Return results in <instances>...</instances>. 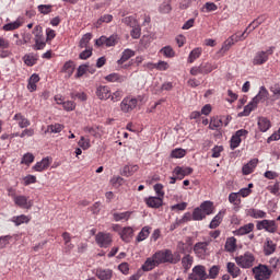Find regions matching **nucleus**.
<instances>
[{
	"instance_id": "obj_12",
	"label": "nucleus",
	"mask_w": 280,
	"mask_h": 280,
	"mask_svg": "<svg viewBox=\"0 0 280 280\" xmlns=\"http://www.w3.org/2000/svg\"><path fill=\"white\" fill-rule=\"evenodd\" d=\"M247 136H248V130L246 129L237 130L230 140L231 150H235L236 148H240V143H242V138L243 137L246 138Z\"/></svg>"
},
{
	"instance_id": "obj_23",
	"label": "nucleus",
	"mask_w": 280,
	"mask_h": 280,
	"mask_svg": "<svg viewBox=\"0 0 280 280\" xmlns=\"http://www.w3.org/2000/svg\"><path fill=\"white\" fill-rule=\"evenodd\" d=\"M258 163H259V160L253 159L247 164H245L242 168L244 176H248V174H253V172H255V167H257Z\"/></svg>"
},
{
	"instance_id": "obj_10",
	"label": "nucleus",
	"mask_w": 280,
	"mask_h": 280,
	"mask_svg": "<svg viewBox=\"0 0 280 280\" xmlns=\"http://www.w3.org/2000/svg\"><path fill=\"white\" fill-rule=\"evenodd\" d=\"M257 231H266L267 233H277V222L275 220H261L257 221Z\"/></svg>"
},
{
	"instance_id": "obj_52",
	"label": "nucleus",
	"mask_w": 280,
	"mask_h": 280,
	"mask_svg": "<svg viewBox=\"0 0 280 280\" xmlns=\"http://www.w3.org/2000/svg\"><path fill=\"white\" fill-rule=\"evenodd\" d=\"M187 154V151L184 149H174L171 152V158L172 159H183Z\"/></svg>"
},
{
	"instance_id": "obj_33",
	"label": "nucleus",
	"mask_w": 280,
	"mask_h": 280,
	"mask_svg": "<svg viewBox=\"0 0 280 280\" xmlns=\"http://www.w3.org/2000/svg\"><path fill=\"white\" fill-rule=\"evenodd\" d=\"M132 57H135V50L127 48L122 51L120 59L117 60V65H124V62H128V59Z\"/></svg>"
},
{
	"instance_id": "obj_13",
	"label": "nucleus",
	"mask_w": 280,
	"mask_h": 280,
	"mask_svg": "<svg viewBox=\"0 0 280 280\" xmlns=\"http://www.w3.org/2000/svg\"><path fill=\"white\" fill-rule=\"evenodd\" d=\"M194 173V168L189 166H176L173 171L174 176L178 178V180H183L185 176H189V174Z\"/></svg>"
},
{
	"instance_id": "obj_37",
	"label": "nucleus",
	"mask_w": 280,
	"mask_h": 280,
	"mask_svg": "<svg viewBox=\"0 0 280 280\" xmlns=\"http://www.w3.org/2000/svg\"><path fill=\"white\" fill-rule=\"evenodd\" d=\"M258 128L260 132H268L270 130V120L266 117L258 118Z\"/></svg>"
},
{
	"instance_id": "obj_54",
	"label": "nucleus",
	"mask_w": 280,
	"mask_h": 280,
	"mask_svg": "<svg viewBox=\"0 0 280 280\" xmlns=\"http://www.w3.org/2000/svg\"><path fill=\"white\" fill-rule=\"evenodd\" d=\"M113 21L112 14H105L96 21V27H101L102 23H110Z\"/></svg>"
},
{
	"instance_id": "obj_17",
	"label": "nucleus",
	"mask_w": 280,
	"mask_h": 280,
	"mask_svg": "<svg viewBox=\"0 0 280 280\" xmlns=\"http://www.w3.org/2000/svg\"><path fill=\"white\" fill-rule=\"evenodd\" d=\"M144 202L150 209H159L163 207V197H147Z\"/></svg>"
},
{
	"instance_id": "obj_60",
	"label": "nucleus",
	"mask_w": 280,
	"mask_h": 280,
	"mask_svg": "<svg viewBox=\"0 0 280 280\" xmlns=\"http://www.w3.org/2000/svg\"><path fill=\"white\" fill-rule=\"evenodd\" d=\"M229 202H231V205H240L242 199H240V195L237 192H231L229 195Z\"/></svg>"
},
{
	"instance_id": "obj_50",
	"label": "nucleus",
	"mask_w": 280,
	"mask_h": 280,
	"mask_svg": "<svg viewBox=\"0 0 280 280\" xmlns=\"http://www.w3.org/2000/svg\"><path fill=\"white\" fill-rule=\"evenodd\" d=\"M192 264H194V257H191L190 255H186L183 257L182 265H183V268H185V270H189Z\"/></svg>"
},
{
	"instance_id": "obj_16",
	"label": "nucleus",
	"mask_w": 280,
	"mask_h": 280,
	"mask_svg": "<svg viewBox=\"0 0 280 280\" xmlns=\"http://www.w3.org/2000/svg\"><path fill=\"white\" fill-rule=\"evenodd\" d=\"M253 231H255V223H247L235 230L233 234L236 235L237 237H242L243 235H250Z\"/></svg>"
},
{
	"instance_id": "obj_21",
	"label": "nucleus",
	"mask_w": 280,
	"mask_h": 280,
	"mask_svg": "<svg viewBox=\"0 0 280 280\" xmlns=\"http://www.w3.org/2000/svg\"><path fill=\"white\" fill-rule=\"evenodd\" d=\"M224 215H226V210H220L218 214L211 220L209 224V229H218V226L222 224V220H224Z\"/></svg>"
},
{
	"instance_id": "obj_20",
	"label": "nucleus",
	"mask_w": 280,
	"mask_h": 280,
	"mask_svg": "<svg viewBox=\"0 0 280 280\" xmlns=\"http://www.w3.org/2000/svg\"><path fill=\"white\" fill-rule=\"evenodd\" d=\"M13 121H16L19 128H28L32 125L30 119H27L23 114L18 113L13 116Z\"/></svg>"
},
{
	"instance_id": "obj_4",
	"label": "nucleus",
	"mask_w": 280,
	"mask_h": 280,
	"mask_svg": "<svg viewBox=\"0 0 280 280\" xmlns=\"http://www.w3.org/2000/svg\"><path fill=\"white\" fill-rule=\"evenodd\" d=\"M33 34H34V40L35 45H33V49L35 51H40L44 47H47V39L45 38V35H43V26L36 25L33 28Z\"/></svg>"
},
{
	"instance_id": "obj_45",
	"label": "nucleus",
	"mask_w": 280,
	"mask_h": 280,
	"mask_svg": "<svg viewBox=\"0 0 280 280\" xmlns=\"http://www.w3.org/2000/svg\"><path fill=\"white\" fill-rule=\"evenodd\" d=\"M223 126L222 119L219 117H213L210 120L209 128L210 130H219V128Z\"/></svg>"
},
{
	"instance_id": "obj_56",
	"label": "nucleus",
	"mask_w": 280,
	"mask_h": 280,
	"mask_svg": "<svg viewBox=\"0 0 280 280\" xmlns=\"http://www.w3.org/2000/svg\"><path fill=\"white\" fill-rule=\"evenodd\" d=\"M125 25H128L129 27H135L136 25H139V22H137V19L135 16H127L121 20Z\"/></svg>"
},
{
	"instance_id": "obj_14",
	"label": "nucleus",
	"mask_w": 280,
	"mask_h": 280,
	"mask_svg": "<svg viewBox=\"0 0 280 280\" xmlns=\"http://www.w3.org/2000/svg\"><path fill=\"white\" fill-rule=\"evenodd\" d=\"M13 202L21 209H32V206L34 205L28 197L23 195L15 197V200H13Z\"/></svg>"
},
{
	"instance_id": "obj_63",
	"label": "nucleus",
	"mask_w": 280,
	"mask_h": 280,
	"mask_svg": "<svg viewBox=\"0 0 280 280\" xmlns=\"http://www.w3.org/2000/svg\"><path fill=\"white\" fill-rule=\"evenodd\" d=\"M61 104L63 106V110H67L68 113L71 110H75V102L73 101H67Z\"/></svg>"
},
{
	"instance_id": "obj_22",
	"label": "nucleus",
	"mask_w": 280,
	"mask_h": 280,
	"mask_svg": "<svg viewBox=\"0 0 280 280\" xmlns=\"http://www.w3.org/2000/svg\"><path fill=\"white\" fill-rule=\"evenodd\" d=\"M247 215H249V218H254V220H264V218L268 217V213L264 210L250 208L247 210Z\"/></svg>"
},
{
	"instance_id": "obj_61",
	"label": "nucleus",
	"mask_w": 280,
	"mask_h": 280,
	"mask_svg": "<svg viewBox=\"0 0 280 280\" xmlns=\"http://www.w3.org/2000/svg\"><path fill=\"white\" fill-rule=\"evenodd\" d=\"M131 37H133L135 39L137 38H141V26L139 24H136V26H131Z\"/></svg>"
},
{
	"instance_id": "obj_31",
	"label": "nucleus",
	"mask_w": 280,
	"mask_h": 280,
	"mask_svg": "<svg viewBox=\"0 0 280 280\" xmlns=\"http://www.w3.org/2000/svg\"><path fill=\"white\" fill-rule=\"evenodd\" d=\"M237 249V238L236 237H229L225 242V250L226 253H235Z\"/></svg>"
},
{
	"instance_id": "obj_9",
	"label": "nucleus",
	"mask_w": 280,
	"mask_h": 280,
	"mask_svg": "<svg viewBox=\"0 0 280 280\" xmlns=\"http://www.w3.org/2000/svg\"><path fill=\"white\" fill-rule=\"evenodd\" d=\"M254 278L256 280H267L270 279L272 271L266 265H259L253 268Z\"/></svg>"
},
{
	"instance_id": "obj_57",
	"label": "nucleus",
	"mask_w": 280,
	"mask_h": 280,
	"mask_svg": "<svg viewBox=\"0 0 280 280\" xmlns=\"http://www.w3.org/2000/svg\"><path fill=\"white\" fill-rule=\"evenodd\" d=\"M93 56V48H85L82 52H80V60H89Z\"/></svg>"
},
{
	"instance_id": "obj_44",
	"label": "nucleus",
	"mask_w": 280,
	"mask_h": 280,
	"mask_svg": "<svg viewBox=\"0 0 280 280\" xmlns=\"http://www.w3.org/2000/svg\"><path fill=\"white\" fill-rule=\"evenodd\" d=\"M74 69H75V66L73 65V61H67L63 65L62 71L63 73L68 74V78H71V75H73Z\"/></svg>"
},
{
	"instance_id": "obj_39",
	"label": "nucleus",
	"mask_w": 280,
	"mask_h": 280,
	"mask_svg": "<svg viewBox=\"0 0 280 280\" xmlns=\"http://www.w3.org/2000/svg\"><path fill=\"white\" fill-rule=\"evenodd\" d=\"M22 23L21 20H15L14 22H10L8 24H4L2 26V30L4 32H14V30H19V27H21Z\"/></svg>"
},
{
	"instance_id": "obj_41",
	"label": "nucleus",
	"mask_w": 280,
	"mask_h": 280,
	"mask_svg": "<svg viewBox=\"0 0 280 280\" xmlns=\"http://www.w3.org/2000/svg\"><path fill=\"white\" fill-rule=\"evenodd\" d=\"M11 221L14 222L15 226H21V224H27V222H30V217L21 214L18 217H13Z\"/></svg>"
},
{
	"instance_id": "obj_2",
	"label": "nucleus",
	"mask_w": 280,
	"mask_h": 280,
	"mask_svg": "<svg viewBox=\"0 0 280 280\" xmlns=\"http://www.w3.org/2000/svg\"><path fill=\"white\" fill-rule=\"evenodd\" d=\"M140 102H143V95H138V96L129 95V96H126L120 102V110H121V113H125V114L132 113V110H135V108H137L139 106Z\"/></svg>"
},
{
	"instance_id": "obj_43",
	"label": "nucleus",
	"mask_w": 280,
	"mask_h": 280,
	"mask_svg": "<svg viewBox=\"0 0 280 280\" xmlns=\"http://www.w3.org/2000/svg\"><path fill=\"white\" fill-rule=\"evenodd\" d=\"M214 69H218V63L206 62L201 65L203 75L211 73V71H214Z\"/></svg>"
},
{
	"instance_id": "obj_28",
	"label": "nucleus",
	"mask_w": 280,
	"mask_h": 280,
	"mask_svg": "<svg viewBox=\"0 0 280 280\" xmlns=\"http://www.w3.org/2000/svg\"><path fill=\"white\" fill-rule=\"evenodd\" d=\"M50 163L49 158H44L33 166V170L34 172H45V170L49 167Z\"/></svg>"
},
{
	"instance_id": "obj_6",
	"label": "nucleus",
	"mask_w": 280,
	"mask_h": 280,
	"mask_svg": "<svg viewBox=\"0 0 280 280\" xmlns=\"http://www.w3.org/2000/svg\"><path fill=\"white\" fill-rule=\"evenodd\" d=\"M209 244H211V242L209 241L196 243L194 245V253L196 257H198L199 259H207V257H209L210 255Z\"/></svg>"
},
{
	"instance_id": "obj_29",
	"label": "nucleus",
	"mask_w": 280,
	"mask_h": 280,
	"mask_svg": "<svg viewBox=\"0 0 280 280\" xmlns=\"http://www.w3.org/2000/svg\"><path fill=\"white\" fill-rule=\"evenodd\" d=\"M105 80H106V82H117L118 84H121L122 82H126L127 77L114 72V73L106 75Z\"/></svg>"
},
{
	"instance_id": "obj_27",
	"label": "nucleus",
	"mask_w": 280,
	"mask_h": 280,
	"mask_svg": "<svg viewBox=\"0 0 280 280\" xmlns=\"http://www.w3.org/2000/svg\"><path fill=\"white\" fill-rule=\"evenodd\" d=\"M38 82H40V77H38V74L33 73L30 79H28V83H27V89L30 91V93H34V91H36Z\"/></svg>"
},
{
	"instance_id": "obj_55",
	"label": "nucleus",
	"mask_w": 280,
	"mask_h": 280,
	"mask_svg": "<svg viewBox=\"0 0 280 280\" xmlns=\"http://www.w3.org/2000/svg\"><path fill=\"white\" fill-rule=\"evenodd\" d=\"M249 34L250 33H248V31H246L245 28V31L242 34L238 35V33H235L234 35H232V37L234 38L235 43H240L242 40H246Z\"/></svg>"
},
{
	"instance_id": "obj_3",
	"label": "nucleus",
	"mask_w": 280,
	"mask_h": 280,
	"mask_svg": "<svg viewBox=\"0 0 280 280\" xmlns=\"http://www.w3.org/2000/svg\"><path fill=\"white\" fill-rule=\"evenodd\" d=\"M153 257L158 266L159 264H177L179 261V258H174V254H172V250L170 249L159 250L155 254H153Z\"/></svg>"
},
{
	"instance_id": "obj_59",
	"label": "nucleus",
	"mask_w": 280,
	"mask_h": 280,
	"mask_svg": "<svg viewBox=\"0 0 280 280\" xmlns=\"http://www.w3.org/2000/svg\"><path fill=\"white\" fill-rule=\"evenodd\" d=\"M86 71H89V63L79 66V68L77 69L75 78H82V75H84Z\"/></svg>"
},
{
	"instance_id": "obj_53",
	"label": "nucleus",
	"mask_w": 280,
	"mask_h": 280,
	"mask_svg": "<svg viewBox=\"0 0 280 280\" xmlns=\"http://www.w3.org/2000/svg\"><path fill=\"white\" fill-rule=\"evenodd\" d=\"M35 156L32 153H25L21 160V165H32Z\"/></svg>"
},
{
	"instance_id": "obj_7",
	"label": "nucleus",
	"mask_w": 280,
	"mask_h": 280,
	"mask_svg": "<svg viewBox=\"0 0 280 280\" xmlns=\"http://www.w3.org/2000/svg\"><path fill=\"white\" fill-rule=\"evenodd\" d=\"M235 261L241 268H253L255 266V255L246 252L244 255L236 257Z\"/></svg>"
},
{
	"instance_id": "obj_19",
	"label": "nucleus",
	"mask_w": 280,
	"mask_h": 280,
	"mask_svg": "<svg viewBox=\"0 0 280 280\" xmlns=\"http://www.w3.org/2000/svg\"><path fill=\"white\" fill-rule=\"evenodd\" d=\"M136 172H139V165L127 164L122 167L120 174L121 176H126L127 178H130V176H135Z\"/></svg>"
},
{
	"instance_id": "obj_30",
	"label": "nucleus",
	"mask_w": 280,
	"mask_h": 280,
	"mask_svg": "<svg viewBox=\"0 0 280 280\" xmlns=\"http://www.w3.org/2000/svg\"><path fill=\"white\" fill-rule=\"evenodd\" d=\"M237 42H235V38L233 37V35H231L228 39L224 40V43L222 44L221 49L219 50V54H221V56H224L226 51H229V49H231V47Z\"/></svg>"
},
{
	"instance_id": "obj_47",
	"label": "nucleus",
	"mask_w": 280,
	"mask_h": 280,
	"mask_svg": "<svg viewBox=\"0 0 280 280\" xmlns=\"http://www.w3.org/2000/svg\"><path fill=\"white\" fill-rule=\"evenodd\" d=\"M160 54H163L165 58H174L176 56V52L174 51V48L172 46H165L160 50Z\"/></svg>"
},
{
	"instance_id": "obj_58",
	"label": "nucleus",
	"mask_w": 280,
	"mask_h": 280,
	"mask_svg": "<svg viewBox=\"0 0 280 280\" xmlns=\"http://www.w3.org/2000/svg\"><path fill=\"white\" fill-rule=\"evenodd\" d=\"M125 179L121 176H114L110 179V185H113V187H121V185H124Z\"/></svg>"
},
{
	"instance_id": "obj_49",
	"label": "nucleus",
	"mask_w": 280,
	"mask_h": 280,
	"mask_svg": "<svg viewBox=\"0 0 280 280\" xmlns=\"http://www.w3.org/2000/svg\"><path fill=\"white\" fill-rule=\"evenodd\" d=\"M218 275H220V266L214 265L209 269V273H207V279H218Z\"/></svg>"
},
{
	"instance_id": "obj_1",
	"label": "nucleus",
	"mask_w": 280,
	"mask_h": 280,
	"mask_svg": "<svg viewBox=\"0 0 280 280\" xmlns=\"http://www.w3.org/2000/svg\"><path fill=\"white\" fill-rule=\"evenodd\" d=\"M270 93L266 89V86H260L259 92L256 96L253 97V100L244 107V110L241 113L242 117H248L255 108L259 105V102H266L268 100V96Z\"/></svg>"
},
{
	"instance_id": "obj_24",
	"label": "nucleus",
	"mask_w": 280,
	"mask_h": 280,
	"mask_svg": "<svg viewBox=\"0 0 280 280\" xmlns=\"http://www.w3.org/2000/svg\"><path fill=\"white\" fill-rule=\"evenodd\" d=\"M135 233V231L132 230V228L127 226V228H122L119 231V236L122 240V242H130V240H132V234Z\"/></svg>"
},
{
	"instance_id": "obj_26",
	"label": "nucleus",
	"mask_w": 280,
	"mask_h": 280,
	"mask_svg": "<svg viewBox=\"0 0 280 280\" xmlns=\"http://www.w3.org/2000/svg\"><path fill=\"white\" fill-rule=\"evenodd\" d=\"M63 130L65 125L56 122L47 126L45 135H47V132H49L50 135H59V132H62Z\"/></svg>"
},
{
	"instance_id": "obj_51",
	"label": "nucleus",
	"mask_w": 280,
	"mask_h": 280,
	"mask_svg": "<svg viewBox=\"0 0 280 280\" xmlns=\"http://www.w3.org/2000/svg\"><path fill=\"white\" fill-rule=\"evenodd\" d=\"M79 148L81 150H89L91 148V140L86 139L84 136H81L80 140L78 141Z\"/></svg>"
},
{
	"instance_id": "obj_48",
	"label": "nucleus",
	"mask_w": 280,
	"mask_h": 280,
	"mask_svg": "<svg viewBox=\"0 0 280 280\" xmlns=\"http://www.w3.org/2000/svg\"><path fill=\"white\" fill-rule=\"evenodd\" d=\"M261 23H264V20L258 18L254 20L245 30L246 32H248V34H250V32H255V30H257V27L261 25Z\"/></svg>"
},
{
	"instance_id": "obj_46",
	"label": "nucleus",
	"mask_w": 280,
	"mask_h": 280,
	"mask_svg": "<svg viewBox=\"0 0 280 280\" xmlns=\"http://www.w3.org/2000/svg\"><path fill=\"white\" fill-rule=\"evenodd\" d=\"M205 218H207V214H205L200 207L192 211V220L196 222H200V220H205Z\"/></svg>"
},
{
	"instance_id": "obj_40",
	"label": "nucleus",
	"mask_w": 280,
	"mask_h": 280,
	"mask_svg": "<svg viewBox=\"0 0 280 280\" xmlns=\"http://www.w3.org/2000/svg\"><path fill=\"white\" fill-rule=\"evenodd\" d=\"M205 215H211L213 213V202L211 201H205L199 207Z\"/></svg>"
},
{
	"instance_id": "obj_62",
	"label": "nucleus",
	"mask_w": 280,
	"mask_h": 280,
	"mask_svg": "<svg viewBox=\"0 0 280 280\" xmlns=\"http://www.w3.org/2000/svg\"><path fill=\"white\" fill-rule=\"evenodd\" d=\"M34 183H36V176H34V175H26L25 177H23V185L25 187H27L30 185H34Z\"/></svg>"
},
{
	"instance_id": "obj_42",
	"label": "nucleus",
	"mask_w": 280,
	"mask_h": 280,
	"mask_svg": "<svg viewBox=\"0 0 280 280\" xmlns=\"http://www.w3.org/2000/svg\"><path fill=\"white\" fill-rule=\"evenodd\" d=\"M150 231H151L150 226L142 228V230L139 232V234L136 238L137 242H143V241L148 240V237H150Z\"/></svg>"
},
{
	"instance_id": "obj_34",
	"label": "nucleus",
	"mask_w": 280,
	"mask_h": 280,
	"mask_svg": "<svg viewBox=\"0 0 280 280\" xmlns=\"http://www.w3.org/2000/svg\"><path fill=\"white\" fill-rule=\"evenodd\" d=\"M277 250V244L272 242V240L267 238L265 247H264V253L265 255L269 256L272 255Z\"/></svg>"
},
{
	"instance_id": "obj_18",
	"label": "nucleus",
	"mask_w": 280,
	"mask_h": 280,
	"mask_svg": "<svg viewBox=\"0 0 280 280\" xmlns=\"http://www.w3.org/2000/svg\"><path fill=\"white\" fill-rule=\"evenodd\" d=\"M96 97H98V100H110V88H108V85H100L96 89Z\"/></svg>"
},
{
	"instance_id": "obj_38",
	"label": "nucleus",
	"mask_w": 280,
	"mask_h": 280,
	"mask_svg": "<svg viewBox=\"0 0 280 280\" xmlns=\"http://www.w3.org/2000/svg\"><path fill=\"white\" fill-rule=\"evenodd\" d=\"M226 268H228L229 275H231L233 279H236V277H240L241 270H240V267L235 265V262H228Z\"/></svg>"
},
{
	"instance_id": "obj_64",
	"label": "nucleus",
	"mask_w": 280,
	"mask_h": 280,
	"mask_svg": "<svg viewBox=\"0 0 280 280\" xmlns=\"http://www.w3.org/2000/svg\"><path fill=\"white\" fill-rule=\"evenodd\" d=\"M37 10L40 14H49L51 12V4H39Z\"/></svg>"
},
{
	"instance_id": "obj_25",
	"label": "nucleus",
	"mask_w": 280,
	"mask_h": 280,
	"mask_svg": "<svg viewBox=\"0 0 280 280\" xmlns=\"http://www.w3.org/2000/svg\"><path fill=\"white\" fill-rule=\"evenodd\" d=\"M159 266V262H156V258H154V255L150 258H148L144 264L142 265V270L144 272H150V270H154Z\"/></svg>"
},
{
	"instance_id": "obj_35",
	"label": "nucleus",
	"mask_w": 280,
	"mask_h": 280,
	"mask_svg": "<svg viewBox=\"0 0 280 280\" xmlns=\"http://www.w3.org/2000/svg\"><path fill=\"white\" fill-rule=\"evenodd\" d=\"M130 215H132V211L115 212L113 214V218L115 222H121V220H125V222H128V220H130Z\"/></svg>"
},
{
	"instance_id": "obj_32",
	"label": "nucleus",
	"mask_w": 280,
	"mask_h": 280,
	"mask_svg": "<svg viewBox=\"0 0 280 280\" xmlns=\"http://www.w3.org/2000/svg\"><path fill=\"white\" fill-rule=\"evenodd\" d=\"M200 56H202V48L197 47L190 51L187 62H189V65H192V62H196V60H198Z\"/></svg>"
},
{
	"instance_id": "obj_8",
	"label": "nucleus",
	"mask_w": 280,
	"mask_h": 280,
	"mask_svg": "<svg viewBox=\"0 0 280 280\" xmlns=\"http://www.w3.org/2000/svg\"><path fill=\"white\" fill-rule=\"evenodd\" d=\"M95 242L100 248H108L113 244V234L106 232H98L95 235Z\"/></svg>"
},
{
	"instance_id": "obj_36",
	"label": "nucleus",
	"mask_w": 280,
	"mask_h": 280,
	"mask_svg": "<svg viewBox=\"0 0 280 280\" xmlns=\"http://www.w3.org/2000/svg\"><path fill=\"white\" fill-rule=\"evenodd\" d=\"M92 38H93V34H91V33L84 34L82 36L80 43H79L80 49H89V48H91V46H89V44L91 43Z\"/></svg>"
},
{
	"instance_id": "obj_5",
	"label": "nucleus",
	"mask_w": 280,
	"mask_h": 280,
	"mask_svg": "<svg viewBox=\"0 0 280 280\" xmlns=\"http://www.w3.org/2000/svg\"><path fill=\"white\" fill-rule=\"evenodd\" d=\"M275 54V46H270L266 51L259 50L255 54L252 62L255 67H259L261 65H266L268 62L270 56Z\"/></svg>"
},
{
	"instance_id": "obj_15",
	"label": "nucleus",
	"mask_w": 280,
	"mask_h": 280,
	"mask_svg": "<svg viewBox=\"0 0 280 280\" xmlns=\"http://www.w3.org/2000/svg\"><path fill=\"white\" fill-rule=\"evenodd\" d=\"M94 275L100 280H110L113 279V270L112 269H104L102 267H98L94 269Z\"/></svg>"
},
{
	"instance_id": "obj_11",
	"label": "nucleus",
	"mask_w": 280,
	"mask_h": 280,
	"mask_svg": "<svg viewBox=\"0 0 280 280\" xmlns=\"http://www.w3.org/2000/svg\"><path fill=\"white\" fill-rule=\"evenodd\" d=\"M188 280H207V267L202 265L195 266L188 276Z\"/></svg>"
}]
</instances>
